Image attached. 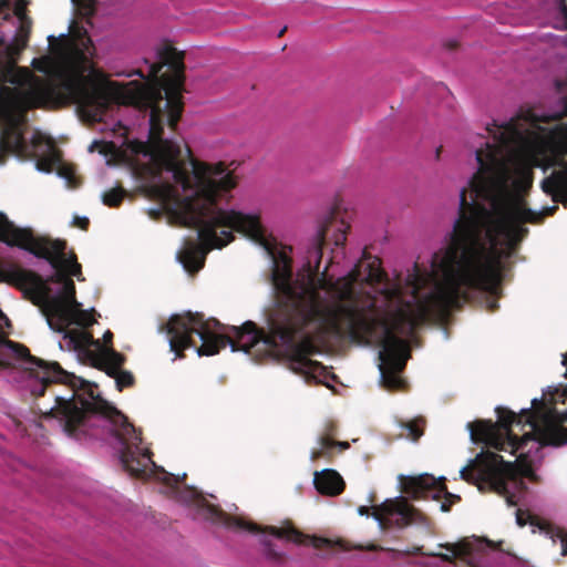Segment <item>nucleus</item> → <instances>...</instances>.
I'll return each mask as SVG.
<instances>
[{
	"instance_id": "nucleus-7",
	"label": "nucleus",
	"mask_w": 567,
	"mask_h": 567,
	"mask_svg": "<svg viewBox=\"0 0 567 567\" xmlns=\"http://www.w3.org/2000/svg\"><path fill=\"white\" fill-rule=\"evenodd\" d=\"M48 281L61 286L59 291L52 295L48 282L37 272L24 269L16 264L4 262L0 265V282H7L24 292L33 296L35 305L41 303L45 317H55L68 320V303L75 302V284L64 270L56 267Z\"/></svg>"
},
{
	"instance_id": "nucleus-22",
	"label": "nucleus",
	"mask_w": 567,
	"mask_h": 567,
	"mask_svg": "<svg viewBox=\"0 0 567 567\" xmlns=\"http://www.w3.org/2000/svg\"><path fill=\"white\" fill-rule=\"evenodd\" d=\"M424 423L425 422L422 417L408 422L401 421L399 424L404 432L400 433V436L416 442L424 433Z\"/></svg>"
},
{
	"instance_id": "nucleus-34",
	"label": "nucleus",
	"mask_w": 567,
	"mask_h": 567,
	"mask_svg": "<svg viewBox=\"0 0 567 567\" xmlns=\"http://www.w3.org/2000/svg\"><path fill=\"white\" fill-rule=\"evenodd\" d=\"M72 225L79 227L82 230H87L90 226V220L87 217L74 216Z\"/></svg>"
},
{
	"instance_id": "nucleus-3",
	"label": "nucleus",
	"mask_w": 567,
	"mask_h": 567,
	"mask_svg": "<svg viewBox=\"0 0 567 567\" xmlns=\"http://www.w3.org/2000/svg\"><path fill=\"white\" fill-rule=\"evenodd\" d=\"M363 277L360 261L334 281L327 277V268L316 282L312 278L293 279L290 257L279 252L274 257L271 271L276 306L267 316V331L246 321L217 334L215 330L221 327L217 319H205L203 313L190 311L172 316L161 330L168 336L171 351L177 358H183V351L188 348H195L199 357L217 354L226 346L246 353L258 346L275 351L278 343H291L299 331L311 324L324 338L368 346L373 341L369 310L374 302L371 293L354 289L357 282H363Z\"/></svg>"
},
{
	"instance_id": "nucleus-29",
	"label": "nucleus",
	"mask_w": 567,
	"mask_h": 567,
	"mask_svg": "<svg viewBox=\"0 0 567 567\" xmlns=\"http://www.w3.org/2000/svg\"><path fill=\"white\" fill-rule=\"evenodd\" d=\"M27 6H28L27 0H16L14 6H13V13L19 19L28 18L27 17Z\"/></svg>"
},
{
	"instance_id": "nucleus-27",
	"label": "nucleus",
	"mask_w": 567,
	"mask_h": 567,
	"mask_svg": "<svg viewBox=\"0 0 567 567\" xmlns=\"http://www.w3.org/2000/svg\"><path fill=\"white\" fill-rule=\"evenodd\" d=\"M349 225H346L343 221H340L337 233L334 234V245L342 246L347 239V229H349Z\"/></svg>"
},
{
	"instance_id": "nucleus-40",
	"label": "nucleus",
	"mask_w": 567,
	"mask_h": 567,
	"mask_svg": "<svg viewBox=\"0 0 567 567\" xmlns=\"http://www.w3.org/2000/svg\"><path fill=\"white\" fill-rule=\"evenodd\" d=\"M287 28L285 27L284 29H281L278 33V37H282L284 33L286 32Z\"/></svg>"
},
{
	"instance_id": "nucleus-36",
	"label": "nucleus",
	"mask_w": 567,
	"mask_h": 567,
	"mask_svg": "<svg viewBox=\"0 0 567 567\" xmlns=\"http://www.w3.org/2000/svg\"><path fill=\"white\" fill-rule=\"evenodd\" d=\"M113 333L110 330H106L103 334V347H112Z\"/></svg>"
},
{
	"instance_id": "nucleus-30",
	"label": "nucleus",
	"mask_w": 567,
	"mask_h": 567,
	"mask_svg": "<svg viewBox=\"0 0 567 567\" xmlns=\"http://www.w3.org/2000/svg\"><path fill=\"white\" fill-rule=\"evenodd\" d=\"M338 425L334 421H328L324 424L323 433L320 436L333 439L337 435Z\"/></svg>"
},
{
	"instance_id": "nucleus-1",
	"label": "nucleus",
	"mask_w": 567,
	"mask_h": 567,
	"mask_svg": "<svg viewBox=\"0 0 567 567\" xmlns=\"http://www.w3.org/2000/svg\"><path fill=\"white\" fill-rule=\"evenodd\" d=\"M532 117L528 113L486 127L493 142L475 152L478 168L460 193L445 257L453 281L495 289L501 259L511 258L529 234L525 224H540L557 212V205L542 212L527 207L537 155L548 153V165L559 167L542 182L543 192L567 206V123L543 135L529 127Z\"/></svg>"
},
{
	"instance_id": "nucleus-42",
	"label": "nucleus",
	"mask_w": 567,
	"mask_h": 567,
	"mask_svg": "<svg viewBox=\"0 0 567 567\" xmlns=\"http://www.w3.org/2000/svg\"><path fill=\"white\" fill-rule=\"evenodd\" d=\"M338 545L342 548V549H348L347 547L343 546V542H338Z\"/></svg>"
},
{
	"instance_id": "nucleus-25",
	"label": "nucleus",
	"mask_w": 567,
	"mask_h": 567,
	"mask_svg": "<svg viewBox=\"0 0 567 567\" xmlns=\"http://www.w3.org/2000/svg\"><path fill=\"white\" fill-rule=\"evenodd\" d=\"M551 538L558 539L561 545V555L567 556V530L560 527H551L549 529Z\"/></svg>"
},
{
	"instance_id": "nucleus-43",
	"label": "nucleus",
	"mask_w": 567,
	"mask_h": 567,
	"mask_svg": "<svg viewBox=\"0 0 567 567\" xmlns=\"http://www.w3.org/2000/svg\"><path fill=\"white\" fill-rule=\"evenodd\" d=\"M370 550H375L377 549V546L372 545L369 547Z\"/></svg>"
},
{
	"instance_id": "nucleus-12",
	"label": "nucleus",
	"mask_w": 567,
	"mask_h": 567,
	"mask_svg": "<svg viewBox=\"0 0 567 567\" xmlns=\"http://www.w3.org/2000/svg\"><path fill=\"white\" fill-rule=\"evenodd\" d=\"M64 339L79 355L103 372L112 361L110 351H116L113 347H103L100 340H95L92 333L83 329H70L65 332Z\"/></svg>"
},
{
	"instance_id": "nucleus-41",
	"label": "nucleus",
	"mask_w": 567,
	"mask_h": 567,
	"mask_svg": "<svg viewBox=\"0 0 567 567\" xmlns=\"http://www.w3.org/2000/svg\"><path fill=\"white\" fill-rule=\"evenodd\" d=\"M441 151H442V146H440V147L436 150V158H440Z\"/></svg>"
},
{
	"instance_id": "nucleus-21",
	"label": "nucleus",
	"mask_w": 567,
	"mask_h": 567,
	"mask_svg": "<svg viewBox=\"0 0 567 567\" xmlns=\"http://www.w3.org/2000/svg\"><path fill=\"white\" fill-rule=\"evenodd\" d=\"M0 146L6 152L22 154L25 151L27 144L21 133L6 130L1 133Z\"/></svg>"
},
{
	"instance_id": "nucleus-5",
	"label": "nucleus",
	"mask_w": 567,
	"mask_h": 567,
	"mask_svg": "<svg viewBox=\"0 0 567 567\" xmlns=\"http://www.w3.org/2000/svg\"><path fill=\"white\" fill-rule=\"evenodd\" d=\"M497 422L477 420L467 424L471 439L497 451H520L515 462L502 455L483 451L471 466L461 470V478L474 484L481 492L489 491L504 497L508 506H516L519 496L527 491L524 477L534 475L528 460L529 442L538 446H560L567 443V427L557 423L551 411L522 409L519 414L498 406Z\"/></svg>"
},
{
	"instance_id": "nucleus-2",
	"label": "nucleus",
	"mask_w": 567,
	"mask_h": 567,
	"mask_svg": "<svg viewBox=\"0 0 567 567\" xmlns=\"http://www.w3.org/2000/svg\"><path fill=\"white\" fill-rule=\"evenodd\" d=\"M159 61L150 65L147 83L133 81L134 87L126 92L124 102L140 110H150L148 141H131L127 151L133 156L147 158L146 163H134L137 174L148 181L159 179L164 171L185 193L184 208L188 225L198 231L199 245L185 249L179 260L188 272L199 271L206 255L213 249H221L234 239V231L240 233L259 246L272 258L276 246L266 236L259 216L244 214L235 209H224L218 199L236 187L235 175L224 163L209 165L193 157L186 146L187 161L177 141L164 138L167 125L175 132L184 110L183 90L185 81L184 53L165 43L158 50Z\"/></svg>"
},
{
	"instance_id": "nucleus-6",
	"label": "nucleus",
	"mask_w": 567,
	"mask_h": 567,
	"mask_svg": "<svg viewBox=\"0 0 567 567\" xmlns=\"http://www.w3.org/2000/svg\"><path fill=\"white\" fill-rule=\"evenodd\" d=\"M81 45L71 48L58 81L35 78L25 91L2 86L0 109L13 112L20 107L64 106L76 104L93 116L103 114L111 102V92L105 73L92 61L95 53L91 38L81 40Z\"/></svg>"
},
{
	"instance_id": "nucleus-28",
	"label": "nucleus",
	"mask_w": 567,
	"mask_h": 567,
	"mask_svg": "<svg viewBox=\"0 0 567 567\" xmlns=\"http://www.w3.org/2000/svg\"><path fill=\"white\" fill-rule=\"evenodd\" d=\"M58 159H59V157H58L55 154H53L51 157L40 159V161H38V163H37L38 168H39L40 171L51 172L52 166L54 165V163H55Z\"/></svg>"
},
{
	"instance_id": "nucleus-33",
	"label": "nucleus",
	"mask_w": 567,
	"mask_h": 567,
	"mask_svg": "<svg viewBox=\"0 0 567 567\" xmlns=\"http://www.w3.org/2000/svg\"><path fill=\"white\" fill-rule=\"evenodd\" d=\"M186 474L183 475L182 480H184ZM163 481L166 485L175 487L181 483V477L165 472Z\"/></svg>"
},
{
	"instance_id": "nucleus-17",
	"label": "nucleus",
	"mask_w": 567,
	"mask_h": 567,
	"mask_svg": "<svg viewBox=\"0 0 567 567\" xmlns=\"http://www.w3.org/2000/svg\"><path fill=\"white\" fill-rule=\"evenodd\" d=\"M336 213L331 212L327 219L320 225L316 238L307 251L306 266L310 277L317 276L319 274L322 259V249L326 245L328 230L330 226L336 221Z\"/></svg>"
},
{
	"instance_id": "nucleus-32",
	"label": "nucleus",
	"mask_w": 567,
	"mask_h": 567,
	"mask_svg": "<svg viewBox=\"0 0 567 567\" xmlns=\"http://www.w3.org/2000/svg\"><path fill=\"white\" fill-rule=\"evenodd\" d=\"M310 540H311V545L318 549H322V548L331 546V540L328 538L313 536L310 538Z\"/></svg>"
},
{
	"instance_id": "nucleus-15",
	"label": "nucleus",
	"mask_w": 567,
	"mask_h": 567,
	"mask_svg": "<svg viewBox=\"0 0 567 567\" xmlns=\"http://www.w3.org/2000/svg\"><path fill=\"white\" fill-rule=\"evenodd\" d=\"M440 547L446 549L450 554L442 553H424L422 546H414L412 549L405 551L408 555H424L430 557H439L443 561L452 563L454 559H458L467 565H473L474 559V546L467 540H461L458 543L440 544Z\"/></svg>"
},
{
	"instance_id": "nucleus-11",
	"label": "nucleus",
	"mask_w": 567,
	"mask_h": 567,
	"mask_svg": "<svg viewBox=\"0 0 567 567\" xmlns=\"http://www.w3.org/2000/svg\"><path fill=\"white\" fill-rule=\"evenodd\" d=\"M66 241L64 239H52L49 237H40L32 252L38 258L45 259L52 268H64L68 276L75 277L79 281H83L82 266L78 262V257L73 250L66 252Z\"/></svg>"
},
{
	"instance_id": "nucleus-16",
	"label": "nucleus",
	"mask_w": 567,
	"mask_h": 567,
	"mask_svg": "<svg viewBox=\"0 0 567 567\" xmlns=\"http://www.w3.org/2000/svg\"><path fill=\"white\" fill-rule=\"evenodd\" d=\"M69 316L68 320H63L55 317H47L48 324L50 328L58 332H66V328L75 323L82 328H89L93 326L96 320L94 318V310H83L82 305L75 300V302L68 303Z\"/></svg>"
},
{
	"instance_id": "nucleus-8",
	"label": "nucleus",
	"mask_w": 567,
	"mask_h": 567,
	"mask_svg": "<svg viewBox=\"0 0 567 567\" xmlns=\"http://www.w3.org/2000/svg\"><path fill=\"white\" fill-rule=\"evenodd\" d=\"M179 498L186 503L194 504L200 514L213 523L224 524L228 527L246 529L252 534L268 533L277 538L287 539L296 544H305L309 539V536L298 530L290 523L281 527H261L252 522H245L239 518L230 517L220 507L210 504L197 489L193 487H186L185 489L181 491Z\"/></svg>"
},
{
	"instance_id": "nucleus-18",
	"label": "nucleus",
	"mask_w": 567,
	"mask_h": 567,
	"mask_svg": "<svg viewBox=\"0 0 567 567\" xmlns=\"http://www.w3.org/2000/svg\"><path fill=\"white\" fill-rule=\"evenodd\" d=\"M313 484L316 489L328 496L340 495L346 487L342 476L334 470L326 468L315 473Z\"/></svg>"
},
{
	"instance_id": "nucleus-9",
	"label": "nucleus",
	"mask_w": 567,
	"mask_h": 567,
	"mask_svg": "<svg viewBox=\"0 0 567 567\" xmlns=\"http://www.w3.org/2000/svg\"><path fill=\"white\" fill-rule=\"evenodd\" d=\"M358 513L361 516L371 514L382 529L404 528L426 520L423 513L404 498L386 499L381 505L372 507L360 506Z\"/></svg>"
},
{
	"instance_id": "nucleus-31",
	"label": "nucleus",
	"mask_w": 567,
	"mask_h": 567,
	"mask_svg": "<svg viewBox=\"0 0 567 567\" xmlns=\"http://www.w3.org/2000/svg\"><path fill=\"white\" fill-rule=\"evenodd\" d=\"M13 0H0V16H2L4 20L10 18Z\"/></svg>"
},
{
	"instance_id": "nucleus-23",
	"label": "nucleus",
	"mask_w": 567,
	"mask_h": 567,
	"mask_svg": "<svg viewBox=\"0 0 567 567\" xmlns=\"http://www.w3.org/2000/svg\"><path fill=\"white\" fill-rule=\"evenodd\" d=\"M97 151L100 154L110 157H118L120 148L114 142H105V141H94L89 146V152Z\"/></svg>"
},
{
	"instance_id": "nucleus-38",
	"label": "nucleus",
	"mask_w": 567,
	"mask_h": 567,
	"mask_svg": "<svg viewBox=\"0 0 567 567\" xmlns=\"http://www.w3.org/2000/svg\"><path fill=\"white\" fill-rule=\"evenodd\" d=\"M457 45H458V44H457V42H455V41L449 42V43L446 44V47H447L450 50H454V49H456V48H457Z\"/></svg>"
},
{
	"instance_id": "nucleus-39",
	"label": "nucleus",
	"mask_w": 567,
	"mask_h": 567,
	"mask_svg": "<svg viewBox=\"0 0 567 567\" xmlns=\"http://www.w3.org/2000/svg\"><path fill=\"white\" fill-rule=\"evenodd\" d=\"M532 404H533V406H536L537 404H543V403H542V402H539L537 399H534V400L532 401Z\"/></svg>"
},
{
	"instance_id": "nucleus-24",
	"label": "nucleus",
	"mask_w": 567,
	"mask_h": 567,
	"mask_svg": "<svg viewBox=\"0 0 567 567\" xmlns=\"http://www.w3.org/2000/svg\"><path fill=\"white\" fill-rule=\"evenodd\" d=\"M126 192L122 187L112 188L103 194L102 202L105 206L115 208L122 204Z\"/></svg>"
},
{
	"instance_id": "nucleus-19",
	"label": "nucleus",
	"mask_w": 567,
	"mask_h": 567,
	"mask_svg": "<svg viewBox=\"0 0 567 567\" xmlns=\"http://www.w3.org/2000/svg\"><path fill=\"white\" fill-rule=\"evenodd\" d=\"M111 364L104 371L109 377L115 379L116 389L123 391L125 388H132L135 384V378L131 371L123 370L126 357L117 351H110Z\"/></svg>"
},
{
	"instance_id": "nucleus-4",
	"label": "nucleus",
	"mask_w": 567,
	"mask_h": 567,
	"mask_svg": "<svg viewBox=\"0 0 567 567\" xmlns=\"http://www.w3.org/2000/svg\"><path fill=\"white\" fill-rule=\"evenodd\" d=\"M452 243V230L449 234L446 247L433 254L432 270H421L417 264L413 272L406 277L415 302L405 300L400 285H390L386 272L381 267V260L369 257L363 265V282L374 287L383 285L378 290L384 302V309L378 306V299L371 295L374 307L369 310L372 322V339L381 347L379 352V370L381 385L389 391L404 389L406 382L401 377L408 360L411 358L409 341L404 337L413 334L414 330L429 322H444L452 309H458L470 301L472 290L483 291L491 297L487 309L494 312L498 309L502 281L503 260L501 259L499 277L495 289L470 286L465 282L453 281L445 271V257Z\"/></svg>"
},
{
	"instance_id": "nucleus-14",
	"label": "nucleus",
	"mask_w": 567,
	"mask_h": 567,
	"mask_svg": "<svg viewBox=\"0 0 567 567\" xmlns=\"http://www.w3.org/2000/svg\"><path fill=\"white\" fill-rule=\"evenodd\" d=\"M39 238L30 229L17 228L3 213H0V241L32 254L35 252L34 248L38 249L35 245Z\"/></svg>"
},
{
	"instance_id": "nucleus-13",
	"label": "nucleus",
	"mask_w": 567,
	"mask_h": 567,
	"mask_svg": "<svg viewBox=\"0 0 567 567\" xmlns=\"http://www.w3.org/2000/svg\"><path fill=\"white\" fill-rule=\"evenodd\" d=\"M299 333L300 331L293 337L291 343H278V349L280 347L290 349V368L293 372L307 378L315 377L326 369L321 362L310 359L311 355L319 353V349L310 337H305L299 342H296V337Z\"/></svg>"
},
{
	"instance_id": "nucleus-20",
	"label": "nucleus",
	"mask_w": 567,
	"mask_h": 567,
	"mask_svg": "<svg viewBox=\"0 0 567 567\" xmlns=\"http://www.w3.org/2000/svg\"><path fill=\"white\" fill-rule=\"evenodd\" d=\"M318 444L319 447L313 449L310 453V458L313 462L320 458L331 461L334 456L336 449H339V452H341L349 449L350 446L347 441H336L334 439L327 436H319Z\"/></svg>"
},
{
	"instance_id": "nucleus-26",
	"label": "nucleus",
	"mask_w": 567,
	"mask_h": 567,
	"mask_svg": "<svg viewBox=\"0 0 567 567\" xmlns=\"http://www.w3.org/2000/svg\"><path fill=\"white\" fill-rule=\"evenodd\" d=\"M516 523L520 527L525 526L527 523H530L532 525L536 524L535 517L532 516L528 512L523 511L520 508L516 511Z\"/></svg>"
},
{
	"instance_id": "nucleus-10",
	"label": "nucleus",
	"mask_w": 567,
	"mask_h": 567,
	"mask_svg": "<svg viewBox=\"0 0 567 567\" xmlns=\"http://www.w3.org/2000/svg\"><path fill=\"white\" fill-rule=\"evenodd\" d=\"M446 478H435L430 474L409 476L402 480V491L414 499L432 498L441 499V511L450 512L451 507L461 501V496L449 492Z\"/></svg>"
},
{
	"instance_id": "nucleus-37",
	"label": "nucleus",
	"mask_w": 567,
	"mask_h": 567,
	"mask_svg": "<svg viewBox=\"0 0 567 567\" xmlns=\"http://www.w3.org/2000/svg\"><path fill=\"white\" fill-rule=\"evenodd\" d=\"M133 75H138L140 78L145 79L144 73L140 69L133 70L127 74V76H133Z\"/></svg>"
},
{
	"instance_id": "nucleus-35",
	"label": "nucleus",
	"mask_w": 567,
	"mask_h": 567,
	"mask_svg": "<svg viewBox=\"0 0 567 567\" xmlns=\"http://www.w3.org/2000/svg\"><path fill=\"white\" fill-rule=\"evenodd\" d=\"M20 21H21V24H20L19 31H20V33L24 34L28 38L30 30H31V19L23 18V19H20Z\"/></svg>"
}]
</instances>
